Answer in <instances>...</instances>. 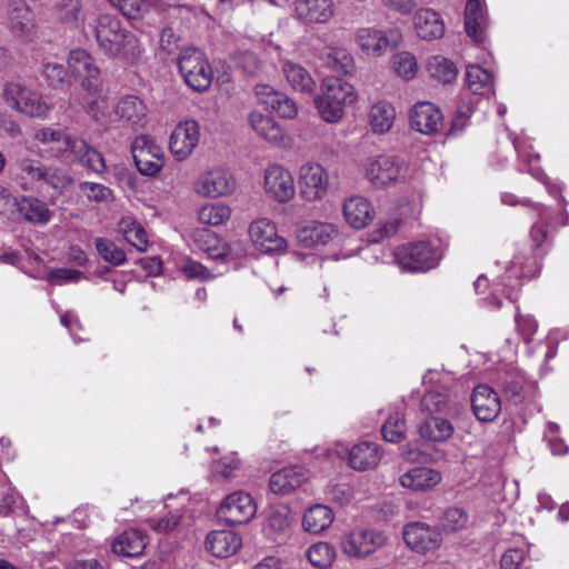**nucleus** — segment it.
<instances>
[{
    "label": "nucleus",
    "instance_id": "nucleus-1",
    "mask_svg": "<svg viewBox=\"0 0 569 569\" xmlns=\"http://www.w3.org/2000/svg\"><path fill=\"white\" fill-rule=\"evenodd\" d=\"M99 48L110 58L137 60L143 48L134 34L122 28L120 20L111 14H101L96 24Z\"/></svg>",
    "mask_w": 569,
    "mask_h": 569
},
{
    "label": "nucleus",
    "instance_id": "nucleus-2",
    "mask_svg": "<svg viewBox=\"0 0 569 569\" xmlns=\"http://www.w3.org/2000/svg\"><path fill=\"white\" fill-rule=\"evenodd\" d=\"M36 139L41 143H62V148L52 147L57 154L63 157L69 153L74 161L98 173L106 170L102 154L81 138L69 136L61 130L43 128L37 131Z\"/></svg>",
    "mask_w": 569,
    "mask_h": 569
},
{
    "label": "nucleus",
    "instance_id": "nucleus-3",
    "mask_svg": "<svg viewBox=\"0 0 569 569\" xmlns=\"http://www.w3.org/2000/svg\"><path fill=\"white\" fill-rule=\"evenodd\" d=\"M357 100L352 84L338 77L325 78L321 92L315 98L316 108L327 122H338L345 114L346 107Z\"/></svg>",
    "mask_w": 569,
    "mask_h": 569
},
{
    "label": "nucleus",
    "instance_id": "nucleus-4",
    "mask_svg": "<svg viewBox=\"0 0 569 569\" xmlns=\"http://www.w3.org/2000/svg\"><path fill=\"white\" fill-rule=\"evenodd\" d=\"M2 98L11 109L30 118L44 119L51 110L41 93L20 82H6Z\"/></svg>",
    "mask_w": 569,
    "mask_h": 569
},
{
    "label": "nucleus",
    "instance_id": "nucleus-5",
    "mask_svg": "<svg viewBox=\"0 0 569 569\" xmlns=\"http://www.w3.org/2000/svg\"><path fill=\"white\" fill-rule=\"evenodd\" d=\"M179 71L188 87L197 92L206 91L212 82L213 73L204 54L196 48H187L178 58Z\"/></svg>",
    "mask_w": 569,
    "mask_h": 569
},
{
    "label": "nucleus",
    "instance_id": "nucleus-6",
    "mask_svg": "<svg viewBox=\"0 0 569 569\" xmlns=\"http://www.w3.org/2000/svg\"><path fill=\"white\" fill-rule=\"evenodd\" d=\"M396 261L408 271H428L438 266L440 256L427 241L398 247L395 251Z\"/></svg>",
    "mask_w": 569,
    "mask_h": 569
},
{
    "label": "nucleus",
    "instance_id": "nucleus-7",
    "mask_svg": "<svg viewBox=\"0 0 569 569\" xmlns=\"http://www.w3.org/2000/svg\"><path fill=\"white\" fill-rule=\"evenodd\" d=\"M19 168L24 179L39 186H47L58 193H62L72 183V178L64 169L46 166L39 160H21Z\"/></svg>",
    "mask_w": 569,
    "mask_h": 569
},
{
    "label": "nucleus",
    "instance_id": "nucleus-8",
    "mask_svg": "<svg viewBox=\"0 0 569 569\" xmlns=\"http://www.w3.org/2000/svg\"><path fill=\"white\" fill-rule=\"evenodd\" d=\"M386 543V537L376 530L355 529L340 538L342 552L350 558H365L375 553Z\"/></svg>",
    "mask_w": 569,
    "mask_h": 569
},
{
    "label": "nucleus",
    "instance_id": "nucleus-9",
    "mask_svg": "<svg viewBox=\"0 0 569 569\" xmlns=\"http://www.w3.org/2000/svg\"><path fill=\"white\" fill-rule=\"evenodd\" d=\"M366 177L377 188L403 180L408 168L403 160L392 156H379L368 161Z\"/></svg>",
    "mask_w": 569,
    "mask_h": 569
},
{
    "label": "nucleus",
    "instance_id": "nucleus-10",
    "mask_svg": "<svg viewBox=\"0 0 569 569\" xmlns=\"http://www.w3.org/2000/svg\"><path fill=\"white\" fill-rule=\"evenodd\" d=\"M131 152L137 169L144 176H154L164 164L161 147L147 134L138 136L133 140Z\"/></svg>",
    "mask_w": 569,
    "mask_h": 569
},
{
    "label": "nucleus",
    "instance_id": "nucleus-11",
    "mask_svg": "<svg viewBox=\"0 0 569 569\" xmlns=\"http://www.w3.org/2000/svg\"><path fill=\"white\" fill-rule=\"evenodd\" d=\"M257 512L253 498L243 491L229 495L220 505L217 515L221 521L229 525H243L249 522Z\"/></svg>",
    "mask_w": 569,
    "mask_h": 569
},
{
    "label": "nucleus",
    "instance_id": "nucleus-12",
    "mask_svg": "<svg viewBox=\"0 0 569 569\" xmlns=\"http://www.w3.org/2000/svg\"><path fill=\"white\" fill-rule=\"evenodd\" d=\"M402 535L410 549L422 553L438 549L442 541L438 529L425 522L417 521L406 525Z\"/></svg>",
    "mask_w": 569,
    "mask_h": 569
},
{
    "label": "nucleus",
    "instance_id": "nucleus-13",
    "mask_svg": "<svg viewBox=\"0 0 569 569\" xmlns=\"http://www.w3.org/2000/svg\"><path fill=\"white\" fill-rule=\"evenodd\" d=\"M249 236L254 247L261 252L282 251L287 246L286 239L278 234L276 224L267 218L252 221Z\"/></svg>",
    "mask_w": 569,
    "mask_h": 569
},
{
    "label": "nucleus",
    "instance_id": "nucleus-14",
    "mask_svg": "<svg viewBox=\"0 0 569 569\" xmlns=\"http://www.w3.org/2000/svg\"><path fill=\"white\" fill-rule=\"evenodd\" d=\"M199 124L194 120H186L179 122L173 129L169 148L171 153L181 161L187 159L199 142Z\"/></svg>",
    "mask_w": 569,
    "mask_h": 569
},
{
    "label": "nucleus",
    "instance_id": "nucleus-15",
    "mask_svg": "<svg viewBox=\"0 0 569 569\" xmlns=\"http://www.w3.org/2000/svg\"><path fill=\"white\" fill-rule=\"evenodd\" d=\"M299 187L301 196L308 201L321 199L328 188V174L319 163H306L300 168Z\"/></svg>",
    "mask_w": 569,
    "mask_h": 569
},
{
    "label": "nucleus",
    "instance_id": "nucleus-16",
    "mask_svg": "<svg viewBox=\"0 0 569 569\" xmlns=\"http://www.w3.org/2000/svg\"><path fill=\"white\" fill-rule=\"evenodd\" d=\"M471 408L479 421L492 422L501 412L500 397L491 387L479 385L472 391Z\"/></svg>",
    "mask_w": 569,
    "mask_h": 569
},
{
    "label": "nucleus",
    "instance_id": "nucleus-17",
    "mask_svg": "<svg viewBox=\"0 0 569 569\" xmlns=\"http://www.w3.org/2000/svg\"><path fill=\"white\" fill-rule=\"evenodd\" d=\"M264 190L279 202L289 201L296 193L291 173L281 166H270L264 172Z\"/></svg>",
    "mask_w": 569,
    "mask_h": 569
},
{
    "label": "nucleus",
    "instance_id": "nucleus-18",
    "mask_svg": "<svg viewBox=\"0 0 569 569\" xmlns=\"http://www.w3.org/2000/svg\"><path fill=\"white\" fill-rule=\"evenodd\" d=\"M400 39L397 30L388 33L373 28H360L356 33V41L360 49L372 56H380L389 47H396Z\"/></svg>",
    "mask_w": 569,
    "mask_h": 569
},
{
    "label": "nucleus",
    "instance_id": "nucleus-19",
    "mask_svg": "<svg viewBox=\"0 0 569 569\" xmlns=\"http://www.w3.org/2000/svg\"><path fill=\"white\" fill-rule=\"evenodd\" d=\"M236 187L230 172L223 169H214L204 173L197 183V191L207 197L216 198L230 194Z\"/></svg>",
    "mask_w": 569,
    "mask_h": 569
},
{
    "label": "nucleus",
    "instance_id": "nucleus-20",
    "mask_svg": "<svg viewBox=\"0 0 569 569\" xmlns=\"http://www.w3.org/2000/svg\"><path fill=\"white\" fill-rule=\"evenodd\" d=\"M442 123L440 110L431 102L422 101L413 106L410 112V124L423 134L435 133Z\"/></svg>",
    "mask_w": 569,
    "mask_h": 569
},
{
    "label": "nucleus",
    "instance_id": "nucleus-21",
    "mask_svg": "<svg viewBox=\"0 0 569 569\" xmlns=\"http://www.w3.org/2000/svg\"><path fill=\"white\" fill-rule=\"evenodd\" d=\"M256 93L261 103L266 104L282 118L293 119L298 114V107L293 99L286 93L276 91L267 84H258Z\"/></svg>",
    "mask_w": 569,
    "mask_h": 569
},
{
    "label": "nucleus",
    "instance_id": "nucleus-22",
    "mask_svg": "<svg viewBox=\"0 0 569 569\" xmlns=\"http://www.w3.org/2000/svg\"><path fill=\"white\" fill-rule=\"evenodd\" d=\"M241 543L240 536L230 530L211 531L206 539L207 550L218 558H228L234 555L241 547Z\"/></svg>",
    "mask_w": 569,
    "mask_h": 569
},
{
    "label": "nucleus",
    "instance_id": "nucleus-23",
    "mask_svg": "<svg viewBox=\"0 0 569 569\" xmlns=\"http://www.w3.org/2000/svg\"><path fill=\"white\" fill-rule=\"evenodd\" d=\"M8 24L11 32L22 36L34 27V13L26 0H9L7 8Z\"/></svg>",
    "mask_w": 569,
    "mask_h": 569
},
{
    "label": "nucleus",
    "instance_id": "nucleus-24",
    "mask_svg": "<svg viewBox=\"0 0 569 569\" xmlns=\"http://www.w3.org/2000/svg\"><path fill=\"white\" fill-rule=\"evenodd\" d=\"M296 17L306 23H323L332 16L330 0H296Z\"/></svg>",
    "mask_w": 569,
    "mask_h": 569
},
{
    "label": "nucleus",
    "instance_id": "nucleus-25",
    "mask_svg": "<svg viewBox=\"0 0 569 569\" xmlns=\"http://www.w3.org/2000/svg\"><path fill=\"white\" fill-rule=\"evenodd\" d=\"M306 479L301 467L284 468L271 475L269 487L273 493L287 495L299 488Z\"/></svg>",
    "mask_w": 569,
    "mask_h": 569
},
{
    "label": "nucleus",
    "instance_id": "nucleus-26",
    "mask_svg": "<svg viewBox=\"0 0 569 569\" xmlns=\"http://www.w3.org/2000/svg\"><path fill=\"white\" fill-rule=\"evenodd\" d=\"M379 445L363 441L355 445L349 453V463L356 470H368L376 468L381 459Z\"/></svg>",
    "mask_w": 569,
    "mask_h": 569
},
{
    "label": "nucleus",
    "instance_id": "nucleus-27",
    "mask_svg": "<svg viewBox=\"0 0 569 569\" xmlns=\"http://www.w3.org/2000/svg\"><path fill=\"white\" fill-rule=\"evenodd\" d=\"M399 481L405 488L423 491L437 486L441 481V475L431 468L417 467L400 476Z\"/></svg>",
    "mask_w": 569,
    "mask_h": 569
},
{
    "label": "nucleus",
    "instance_id": "nucleus-28",
    "mask_svg": "<svg viewBox=\"0 0 569 569\" xmlns=\"http://www.w3.org/2000/svg\"><path fill=\"white\" fill-rule=\"evenodd\" d=\"M465 30L476 43H482L486 40V20L479 0H468L466 3Z\"/></svg>",
    "mask_w": 569,
    "mask_h": 569
},
{
    "label": "nucleus",
    "instance_id": "nucleus-29",
    "mask_svg": "<svg viewBox=\"0 0 569 569\" xmlns=\"http://www.w3.org/2000/svg\"><path fill=\"white\" fill-rule=\"evenodd\" d=\"M415 28L425 40H433L443 36L445 24L440 16L431 9H420L415 16Z\"/></svg>",
    "mask_w": 569,
    "mask_h": 569
},
{
    "label": "nucleus",
    "instance_id": "nucleus-30",
    "mask_svg": "<svg viewBox=\"0 0 569 569\" xmlns=\"http://www.w3.org/2000/svg\"><path fill=\"white\" fill-rule=\"evenodd\" d=\"M372 208L370 202L362 197H351L343 203L346 221L353 228H365L371 221Z\"/></svg>",
    "mask_w": 569,
    "mask_h": 569
},
{
    "label": "nucleus",
    "instance_id": "nucleus-31",
    "mask_svg": "<svg viewBox=\"0 0 569 569\" xmlns=\"http://www.w3.org/2000/svg\"><path fill=\"white\" fill-rule=\"evenodd\" d=\"M111 548L116 555L130 558L137 557L146 548L144 537L140 530H126L114 538Z\"/></svg>",
    "mask_w": 569,
    "mask_h": 569
},
{
    "label": "nucleus",
    "instance_id": "nucleus-32",
    "mask_svg": "<svg viewBox=\"0 0 569 569\" xmlns=\"http://www.w3.org/2000/svg\"><path fill=\"white\" fill-rule=\"evenodd\" d=\"M337 233L333 224L311 221L298 231L299 241L306 247L328 243Z\"/></svg>",
    "mask_w": 569,
    "mask_h": 569
},
{
    "label": "nucleus",
    "instance_id": "nucleus-33",
    "mask_svg": "<svg viewBox=\"0 0 569 569\" xmlns=\"http://www.w3.org/2000/svg\"><path fill=\"white\" fill-rule=\"evenodd\" d=\"M333 521L332 510L325 505H315L303 515L302 527L310 533H320L328 529Z\"/></svg>",
    "mask_w": 569,
    "mask_h": 569
},
{
    "label": "nucleus",
    "instance_id": "nucleus-34",
    "mask_svg": "<svg viewBox=\"0 0 569 569\" xmlns=\"http://www.w3.org/2000/svg\"><path fill=\"white\" fill-rule=\"evenodd\" d=\"M396 110L387 101H378L372 104L369 111V123L375 133L382 134L388 132L395 122Z\"/></svg>",
    "mask_w": 569,
    "mask_h": 569
},
{
    "label": "nucleus",
    "instance_id": "nucleus-35",
    "mask_svg": "<svg viewBox=\"0 0 569 569\" xmlns=\"http://www.w3.org/2000/svg\"><path fill=\"white\" fill-rule=\"evenodd\" d=\"M452 433L453 427L451 422L441 417L430 416L419 426V435L429 441H446Z\"/></svg>",
    "mask_w": 569,
    "mask_h": 569
},
{
    "label": "nucleus",
    "instance_id": "nucleus-36",
    "mask_svg": "<svg viewBox=\"0 0 569 569\" xmlns=\"http://www.w3.org/2000/svg\"><path fill=\"white\" fill-rule=\"evenodd\" d=\"M249 120L253 130L267 141L273 144L283 142V130L271 117L260 112H252L250 113Z\"/></svg>",
    "mask_w": 569,
    "mask_h": 569
},
{
    "label": "nucleus",
    "instance_id": "nucleus-37",
    "mask_svg": "<svg viewBox=\"0 0 569 569\" xmlns=\"http://www.w3.org/2000/svg\"><path fill=\"white\" fill-rule=\"evenodd\" d=\"M17 204L27 221L44 224L51 219L47 203L36 197H22Z\"/></svg>",
    "mask_w": 569,
    "mask_h": 569
},
{
    "label": "nucleus",
    "instance_id": "nucleus-38",
    "mask_svg": "<svg viewBox=\"0 0 569 569\" xmlns=\"http://www.w3.org/2000/svg\"><path fill=\"white\" fill-rule=\"evenodd\" d=\"M282 72L289 84L297 91L312 92L316 88V82L309 71L298 63L284 62Z\"/></svg>",
    "mask_w": 569,
    "mask_h": 569
},
{
    "label": "nucleus",
    "instance_id": "nucleus-39",
    "mask_svg": "<svg viewBox=\"0 0 569 569\" xmlns=\"http://www.w3.org/2000/svg\"><path fill=\"white\" fill-rule=\"evenodd\" d=\"M321 59L328 68L338 73L349 74L355 69L353 58L342 48L325 49Z\"/></svg>",
    "mask_w": 569,
    "mask_h": 569
},
{
    "label": "nucleus",
    "instance_id": "nucleus-40",
    "mask_svg": "<svg viewBox=\"0 0 569 569\" xmlns=\"http://www.w3.org/2000/svg\"><path fill=\"white\" fill-rule=\"evenodd\" d=\"M114 113L120 120L137 124L146 116V107L138 97L127 96L118 102Z\"/></svg>",
    "mask_w": 569,
    "mask_h": 569
},
{
    "label": "nucleus",
    "instance_id": "nucleus-41",
    "mask_svg": "<svg viewBox=\"0 0 569 569\" xmlns=\"http://www.w3.org/2000/svg\"><path fill=\"white\" fill-rule=\"evenodd\" d=\"M468 89L475 94H486L492 89V76L479 66H469L466 71Z\"/></svg>",
    "mask_w": 569,
    "mask_h": 569
},
{
    "label": "nucleus",
    "instance_id": "nucleus-42",
    "mask_svg": "<svg viewBox=\"0 0 569 569\" xmlns=\"http://www.w3.org/2000/svg\"><path fill=\"white\" fill-rule=\"evenodd\" d=\"M427 70L431 78L442 83L453 81L458 74L455 63L440 56H435L429 59Z\"/></svg>",
    "mask_w": 569,
    "mask_h": 569
},
{
    "label": "nucleus",
    "instance_id": "nucleus-43",
    "mask_svg": "<svg viewBox=\"0 0 569 569\" xmlns=\"http://www.w3.org/2000/svg\"><path fill=\"white\" fill-rule=\"evenodd\" d=\"M94 247L99 256L112 266H121L127 261L124 251L110 239L96 238Z\"/></svg>",
    "mask_w": 569,
    "mask_h": 569
},
{
    "label": "nucleus",
    "instance_id": "nucleus-44",
    "mask_svg": "<svg viewBox=\"0 0 569 569\" xmlns=\"http://www.w3.org/2000/svg\"><path fill=\"white\" fill-rule=\"evenodd\" d=\"M58 19L71 26H77L83 20L82 4L80 0H60L56 6Z\"/></svg>",
    "mask_w": 569,
    "mask_h": 569
},
{
    "label": "nucleus",
    "instance_id": "nucleus-45",
    "mask_svg": "<svg viewBox=\"0 0 569 569\" xmlns=\"http://www.w3.org/2000/svg\"><path fill=\"white\" fill-rule=\"evenodd\" d=\"M230 209L221 203L207 204L198 211V219L203 224L220 226L230 218Z\"/></svg>",
    "mask_w": 569,
    "mask_h": 569
},
{
    "label": "nucleus",
    "instance_id": "nucleus-46",
    "mask_svg": "<svg viewBox=\"0 0 569 569\" xmlns=\"http://www.w3.org/2000/svg\"><path fill=\"white\" fill-rule=\"evenodd\" d=\"M307 557L315 567L327 568L335 560L336 550L328 542H318L309 547Z\"/></svg>",
    "mask_w": 569,
    "mask_h": 569
},
{
    "label": "nucleus",
    "instance_id": "nucleus-47",
    "mask_svg": "<svg viewBox=\"0 0 569 569\" xmlns=\"http://www.w3.org/2000/svg\"><path fill=\"white\" fill-rule=\"evenodd\" d=\"M120 229L129 243L139 251H146L148 243L147 233L140 224L131 220H122L120 222Z\"/></svg>",
    "mask_w": 569,
    "mask_h": 569
},
{
    "label": "nucleus",
    "instance_id": "nucleus-48",
    "mask_svg": "<svg viewBox=\"0 0 569 569\" xmlns=\"http://www.w3.org/2000/svg\"><path fill=\"white\" fill-rule=\"evenodd\" d=\"M468 515L461 508H448L440 518V527L446 532H455L466 527Z\"/></svg>",
    "mask_w": 569,
    "mask_h": 569
},
{
    "label": "nucleus",
    "instance_id": "nucleus-49",
    "mask_svg": "<svg viewBox=\"0 0 569 569\" xmlns=\"http://www.w3.org/2000/svg\"><path fill=\"white\" fill-rule=\"evenodd\" d=\"M382 436L386 441L399 442L406 436V422L399 415L395 413L388 418L381 428Z\"/></svg>",
    "mask_w": 569,
    "mask_h": 569
},
{
    "label": "nucleus",
    "instance_id": "nucleus-50",
    "mask_svg": "<svg viewBox=\"0 0 569 569\" xmlns=\"http://www.w3.org/2000/svg\"><path fill=\"white\" fill-rule=\"evenodd\" d=\"M81 77L83 78L81 81V88L87 92V96H100L102 92L100 69L92 63L84 70V73Z\"/></svg>",
    "mask_w": 569,
    "mask_h": 569
},
{
    "label": "nucleus",
    "instance_id": "nucleus-51",
    "mask_svg": "<svg viewBox=\"0 0 569 569\" xmlns=\"http://www.w3.org/2000/svg\"><path fill=\"white\" fill-rule=\"evenodd\" d=\"M79 188L91 201L108 202L113 198L111 189L101 183L84 181L80 183Z\"/></svg>",
    "mask_w": 569,
    "mask_h": 569
},
{
    "label": "nucleus",
    "instance_id": "nucleus-52",
    "mask_svg": "<svg viewBox=\"0 0 569 569\" xmlns=\"http://www.w3.org/2000/svg\"><path fill=\"white\" fill-rule=\"evenodd\" d=\"M92 63L93 59L83 49L72 50L68 58V67L76 77H81Z\"/></svg>",
    "mask_w": 569,
    "mask_h": 569
},
{
    "label": "nucleus",
    "instance_id": "nucleus-53",
    "mask_svg": "<svg viewBox=\"0 0 569 569\" xmlns=\"http://www.w3.org/2000/svg\"><path fill=\"white\" fill-rule=\"evenodd\" d=\"M236 64L237 68L248 76L257 74L261 67L258 56L251 51L239 52L236 56Z\"/></svg>",
    "mask_w": 569,
    "mask_h": 569
},
{
    "label": "nucleus",
    "instance_id": "nucleus-54",
    "mask_svg": "<svg viewBox=\"0 0 569 569\" xmlns=\"http://www.w3.org/2000/svg\"><path fill=\"white\" fill-rule=\"evenodd\" d=\"M395 69L405 79H411L417 72V61L408 52L398 54L395 59Z\"/></svg>",
    "mask_w": 569,
    "mask_h": 569
},
{
    "label": "nucleus",
    "instance_id": "nucleus-55",
    "mask_svg": "<svg viewBox=\"0 0 569 569\" xmlns=\"http://www.w3.org/2000/svg\"><path fill=\"white\" fill-rule=\"evenodd\" d=\"M181 515L176 512H169L161 518H150L148 520L149 526L157 532L166 533L171 531L180 522Z\"/></svg>",
    "mask_w": 569,
    "mask_h": 569
},
{
    "label": "nucleus",
    "instance_id": "nucleus-56",
    "mask_svg": "<svg viewBox=\"0 0 569 569\" xmlns=\"http://www.w3.org/2000/svg\"><path fill=\"white\" fill-rule=\"evenodd\" d=\"M114 6L128 18H138L146 9L144 0H114Z\"/></svg>",
    "mask_w": 569,
    "mask_h": 569
},
{
    "label": "nucleus",
    "instance_id": "nucleus-57",
    "mask_svg": "<svg viewBox=\"0 0 569 569\" xmlns=\"http://www.w3.org/2000/svg\"><path fill=\"white\" fill-rule=\"evenodd\" d=\"M516 326L519 335L523 338V341L529 343L531 337L537 331L536 320L529 315H517Z\"/></svg>",
    "mask_w": 569,
    "mask_h": 569
},
{
    "label": "nucleus",
    "instance_id": "nucleus-58",
    "mask_svg": "<svg viewBox=\"0 0 569 569\" xmlns=\"http://www.w3.org/2000/svg\"><path fill=\"white\" fill-rule=\"evenodd\" d=\"M43 74L53 88L62 84L67 78V70L59 63H47L43 67Z\"/></svg>",
    "mask_w": 569,
    "mask_h": 569
},
{
    "label": "nucleus",
    "instance_id": "nucleus-59",
    "mask_svg": "<svg viewBox=\"0 0 569 569\" xmlns=\"http://www.w3.org/2000/svg\"><path fill=\"white\" fill-rule=\"evenodd\" d=\"M502 389L507 399L515 403L523 401V383L521 378H513L502 382Z\"/></svg>",
    "mask_w": 569,
    "mask_h": 569
},
{
    "label": "nucleus",
    "instance_id": "nucleus-60",
    "mask_svg": "<svg viewBox=\"0 0 569 569\" xmlns=\"http://www.w3.org/2000/svg\"><path fill=\"white\" fill-rule=\"evenodd\" d=\"M446 403V396L438 392H428L422 399V407L430 413L443 411Z\"/></svg>",
    "mask_w": 569,
    "mask_h": 569
},
{
    "label": "nucleus",
    "instance_id": "nucleus-61",
    "mask_svg": "<svg viewBox=\"0 0 569 569\" xmlns=\"http://www.w3.org/2000/svg\"><path fill=\"white\" fill-rule=\"evenodd\" d=\"M182 272L188 279L208 280L212 277L204 266L196 261H187L182 267Z\"/></svg>",
    "mask_w": 569,
    "mask_h": 569
},
{
    "label": "nucleus",
    "instance_id": "nucleus-62",
    "mask_svg": "<svg viewBox=\"0 0 569 569\" xmlns=\"http://www.w3.org/2000/svg\"><path fill=\"white\" fill-rule=\"evenodd\" d=\"M548 229L545 223H535L530 230L531 248L537 253L547 239Z\"/></svg>",
    "mask_w": 569,
    "mask_h": 569
},
{
    "label": "nucleus",
    "instance_id": "nucleus-63",
    "mask_svg": "<svg viewBox=\"0 0 569 569\" xmlns=\"http://www.w3.org/2000/svg\"><path fill=\"white\" fill-rule=\"evenodd\" d=\"M98 96L77 97L76 101L82 106L83 110L93 119H98L101 110Z\"/></svg>",
    "mask_w": 569,
    "mask_h": 569
},
{
    "label": "nucleus",
    "instance_id": "nucleus-64",
    "mask_svg": "<svg viewBox=\"0 0 569 569\" xmlns=\"http://www.w3.org/2000/svg\"><path fill=\"white\" fill-rule=\"evenodd\" d=\"M237 468L238 461L228 458L218 460L212 465L213 472L220 475L222 478H229Z\"/></svg>",
    "mask_w": 569,
    "mask_h": 569
}]
</instances>
